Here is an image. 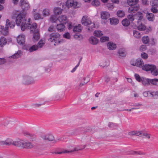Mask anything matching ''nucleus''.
<instances>
[{
    "label": "nucleus",
    "mask_w": 158,
    "mask_h": 158,
    "mask_svg": "<svg viewBox=\"0 0 158 158\" xmlns=\"http://www.w3.org/2000/svg\"><path fill=\"white\" fill-rule=\"evenodd\" d=\"M142 3L143 5H148L149 2L147 0H142Z\"/></svg>",
    "instance_id": "0e129e2a"
},
{
    "label": "nucleus",
    "mask_w": 158,
    "mask_h": 158,
    "mask_svg": "<svg viewBox=\"0 0 158 158\" xmlns=\"http://www.w3.org/2000/svg\"><path fill=\"white\" fill-rule=\"evenodd\" d=\"M80 149L78 147H76L73 150H71L69 151H68L67 150H65L63 152H57L56 153H57L58 154H61L63 153H69V152H71L75 151H77L79 150H80Z\"/></svg>",
    "instance_id": "cd10ccee"
},
{
    "label": "nucleus",
    "mask_w": 158,
    "mask_h": 158,
    "mask_svg": "<svg viewBox=\"0 0 158 158\" xmlns=\"http://www.w3.org/2000/svg\"><path fill=\"white\" fill-rule=\"evenodd\" d=\"M11 145L19 148L27 149L34 148L36 150H39L40 149L39 144L37 143L34 144L31 142L28 141H25L20 139L14 141L12 139L9 138L7 139L5 141H1V145L10 146Z\"/></svg>",
    "instance_id": "f257e3e1"
},
{
    "label": "nucleus",
    "mask_w": 158,
    "mask_h": 158,
    "mask_svg": "<svg viewBox=\"0 0 158 158\" xmlns=\"http://www.w3.org/2000/svg\"><path fill=\"white\" fill-rule=\"evenodd\" d=\"M49 10L47 9H44L43 11V14L44 16H47L49 15Z\"/></svg>",
    "instance_id": "c03bdc74"
},
{
    "label": "nucleus",
    "mask_w": 158,
    "mask_h": 158,
    "mask_svg": "<svg viewBox=\"0 0 158 158\" xmlns=\"http://www.w3.org/2000/svg\"><path fill=\"white\" fill-rule=\"evenodd\" d=\"M109 38L107 36H102L100 38V40L102 42H104L109 41Z\"/></svg>",
    "instance_id": "a18cd8bd"
},
{
    "label": "nucleus",
    "mask_w": 158,
    "mask_h": 158,
    "mask_svg": "<svg viewBox=\"0 0 158 158\" xmlns=\"http://www.w3.org/2000/svg\"><path fill=\"white\" fill-rule=\"evenodd\" d=\"M147 49V47L145 45H143L139 48V50L141 52L144 51Z\"/></svg>",
    "instance_id": "13d9d810"
},
{
    "label": "nucleus",
    "mask_w": 158,
    "mask_h": 158,
    "mask_svg": "<svg viewBox=\"0 0 158 158\" xmlns=\"http://www.w3.org/2000/svg\"><path fill=\"white\" fill-rule=\"evenodd\" d=\"M37 50H38L37 47L35 45H33L29 48V51L30 52H31Z\"/></svg>",
    "instance_id": "603ef678"
},
{
    "label": "nucleus",
    "mask_w": 158,
    "mask_h": 158,
    "mask_svg": "<svg viewBox=\"0 0 158 158\" xmlns=\"http://www.w3.org/2000/svg\"><path fill=\"white\" fill-rule=\"evenodd\" d=\"M41 137L44 140L50 141L53 140L54 139V136L51 134L43 135L41 136Z\"/></svg>",
    "instance_id": "ddd939ff"
},
{
    "label": "nucleus",
    "mask_w": 158,
    "mask_h": 158,
    "mask_svg": "<svg viewBox=\"0 0 158 158\" xmlns=\"http://www.w3.org/2000/svg\"><path fill=\"white\" fill-rule=\"evenodd\" d=\"M139 0H127V2L129 5H137Z\"/></svg>",
    "instance_id": "f704fd0d"
},
{
    "label": "nucleus",
    "mask_w": 158,
    "mask_h": 158,
    "mask_svg": "<svg viewBox=\"0 0 158 158\" xmlns=\"http://www.w3.org/2000/svg\"><path fill=\"white\" fill-rule=\"evenodd\" d=\"M117 15L118 17L122 18L124 16L125 13L122 10H118L117 12Z\"/></svg>",
    "instance_id": "ea45409f"
},
{
    "label": "nucleus",
    "mask_w": 158,
    "mask_h": 158,
    "mask_svg": "<svg viewBox=\"0 0 158 158\" xmlns=\"http://www.w3.org/2000/svg\"><path fill=\"white\" fill-rule=\"evenodd\" d=\"M92 5L96 6H98L100 4V2L98 0H94L92 2Z\"/></svg>",
    "instance_id": "3c124183"
},
{
    "label": "nucleus",
    "mask_w": 158,
    "mask_h": 158,
    "mask_svg": "<svg viewBox=\"0 0 158 158\" xmlns=\"http://www.w3.org/2000/svg\"><path fill=\"white\" fill-rule=\"evenodd\" d=\"M106 7L109 10H112L114 7V6L111 3H107L106 4Z\"/></svg>",
    "instance_id": "8fccbe9b"
},
{
    "label": "nucleus",
    "mask_w": 158,
    "mask_h": 158,
    "mask_svg": "<svg viewBox=\"0 0 158 158\" xmlns=\"http://www.w3.org/2000/svg\"><path fill=\"white\" fill-rule=\"evenodd\" d=\"M31 22H30V25H29L28 28H27L26 29H29L30 30V31L32 33H33L36 31V30H38L37 29V25L36 23H33L32 24H31Z\"/></svg>",
    "instance_id": "2eb2a0df"
},
{
    "label": "nucleus",
    "mask_w": 158,
    "mask_h": 158,
    "mask_svg": "<svg viewBox=\"0 0 158 158\" xmlns=\"http://www.w3.org/2000/svg\"><path fill=\"white\" fill-rule=\"evenodd\" d=\"M130 6L129 7L128 11L130 13H135L136 11L138 10L139 9V6L137 5H130Z\"/></svg>",
    "instance_id": "9b49d317"
},
{
    "label": "nucleus",
    "mask_w": 158,
    "mask_h": 158,
    "mask_svg": "<svg viewBox=\"0 0 158 158\" xmlns=\"http://www.w3.org/2000/svg\"><path fill=\"white\" fill-rule=\"evenodd\" d=\"M142 134V133L140 131H132L128 133V135L130 136H132L136 135L137 136H140Z\"/></svg>",
    "instance_id": "4be33fe9"
},
{
    "label": "nucleus",
    "mask_w": 158,
    "mask_h": 158,
    "mask_svg": "<svg viewBox=\"0 0 158 158\" xmlns=\"http://www.w3.org/2000/svg\"><path fill=\"white\" fill-rule=\"evenodd\" d=\"M66 6L68 8L72 6L74 8H78L80 6L77 2H75L74 0H67L66 3Z\"/></svg>",
    "instance_id": "6e6552de"
},
{
    "label": "nucleus",
    "mask_w": 158,
    "mask_h": 158,
    "mask_svg": "<svg viewBox=\"0 0 158 158\" xmlns=\"http://www.w3.org/2000/svg\"><path fill=\"white\" fill-rule=\"evenodd\" d=\"M133 106H134L136 107L135 108H139V107L142 106V105L140 103H135L133 105Z\"/></svg>",
    "instance_id": "69168bd1"
},
{
    "label": "nucleus",
    "mask_w": 158,
    "mask_h": 158,
    "mask_svg": "<svg viewBox=\"0 0 158 158\" xmlns=\"http://www.w3.org/2000/svg\"><path fill=\"white\" fill-rule=\"evenodd\" d=\"M131 64L133 66H136L139 67H143V63L141 59H137L135 63Z\"/></svg>",
    "instance_id": "6ab92c4d"
},
{
    "label": "nucleus",
    "mask_w": 158,
    "mask_h": 158,
    "mask_svg": "<svg viewBox=\"0 0 158 158\" xmlns=\"http://www.w3.org/2000/svg\"><path fill=\"white\" fill-rule=\"evenodd\" d=\"M158 81V79L156 78L152 79H150L149 83H150L153 85H156Z\"/></svg>",
    "instance_id": "864d4df0"
},
{
    "label": "nucleus",
    "mask_w": 158,
    "mask_h": 158,
    "mask_svg": "<svg viewBox=\"0 0 158 158\" xmlns=\"http://www.w3.org/2000/svg\"><path fill=\"white\" fill-rule=\"evenodd\" d=\"M20 5L23 11L28 10L30 7L29 3L25 0H20Z\"/></svg>",
    "instance_id": "1a4fd4ad"
},
{
    "label": "nucleus",
    "mask_w": 158,
    "mask_h": 158,
    "mask_svg": "<svg viewBox=\"0 0 158 158\" xmlns=\"http://www.w3.org/2000/svg\"><path fill=\"white\" fill-rule=\"evenodd\" d=\"M30 19H28L27 21L25 18L24 15L20 13L18 15L15 19L16 25L21 26V28L22 31H24L27 28H28L29 25H30Z\"/></svg>",
    "instance_id": "f03ea898"
},
{
    "label": "nucleus",
    "mask_w": 158,
    "mask_h": 158,
    "mask_svg": "<svg viewBox=\"0 0 158 158\" xmlns=\"http://www.w3.org/2000/svg\"><path fill=\"white\" fill-rule=\"evenodd\" d=\"M110 17L109 13L106 11L102 12L101 14V18L102 19H106Z\"/></svg>",
    "instance_id": "a878e982"
},
{
    "label": "nucleus",
    "mask_w": 158,
    "mask_h": 158,
    "mask_svg": "<svg viewBox=\"0 0 158 158\" xmlns=\"http://www.w3.org/2000/svg\"><path fill=\"white\" fill-rule=\"evenodd\" d=\"M135 78L136 80L138 82H140L142 80V78L140 77V76L138 74H135Z\"/></svg>",
    "instance_id": "4d7b16f0"
},
{
    "label": "nucleus",
    "mask_w": 158,
    "mask_h": 158,
    "mask_svg": "<svg viewBox=\"0 0 158 158\" xmlns=\"http://www.w3.org/2000/svg\"><path fill=\"white\" fill-rule=\"evenodd\" d=\"M23 81L25 85H30L34 84L35 81L31 77L27 75H25L23 77Z\"/></svg>",
    "instance_id": "423d86ee"
},
{
    "label": "nucleus",
    "mask_w": 158,
    "mask_h": 158,
    "mask_svg": "<svg viewBox=\"0 0 158 158\" xmlns=\"http://www.w3.org/2000/svg\"><path fill=\"white\" fill-rule=\"evenodd\" d=\"M82 29L81 25L78 24V26L74 27L73 30L74 32H79L82 30Z\"/></svg>",
    "instance_id": "7c9ffc66"
},
{
    "label": "nucleus",
    "mask_w": 158,
    "mask_h": 158,
    "mask_svg": "<svg viewBox=\"0 0 158 158\" xmlns=\"http://www.w3.org/2000/svg\"><path fill=\"white\" fill-rule=\"evenodd\" d=\"M45 43V42L44 40H40L36 45L38 49L41 48L44 44Z\"/></svg>",
    "instance_id": "4c0bfd02"
},
{
    "label": "nucleus",
    "mask_w": 158,
    "mask_h": 158,
    "mask_svg": "<svg viewBox=\"0 0 158 158\" xmlns=\"http://www.w3.org/2000/svg\"><path fill=\"white\" fill-rule=\"evenodd\" d=\"M89 80L90 79L88 76L83 77L82 79L83 82L81 83L79 85V86L81 87L85 85L89 81Z\"/></svg>",
    "instance_id": "5701e85b"
},
{
    "label": "nucleus",
    "mask_w": 158,
    "mask_h": 158,
    "mask_svg": "<svg viewBox=\"0 0 158 158\" xmlns=\"http://www.w3.org/2000/svg\"><path fill=\"white\" fill-rule=\"evenodd\" d=\"M122 23L123 26H128L130 24V21L128 19H126L122 20Z\"/></svg>",
    "instance_id": "58836bf2"
},
{
    "label": "nucleus",
    "mask_w": 158,
    "mask_h": 158,
    "mask_svg": "<svg viewBox=\"0 0 158 158\" xmlns=\"http://www.w3.org/2000/svg\"><path fill=\"white\" fill-rule=\"evenodd\" d=\"M141 57L144 59H146L148 57V55L145 52H142L141 54Z\"/></svg>",
    "instance_id": "bf43d9fd"
},
{
    "label": "nucleus",
    "mask_w": 158,
    "mask_h": 158,
    "mask_svg": "<svg viewBox=\"0 0 158 158\" xmlns=\"http://www.w3.org/2000/svg\"><path fill=\"white\" fill-rule=\"evenodd\" d=\"M34 19L35 20H38L39 19H43V18L41 17L40 14L39 13H36L34 14Z\"/></svg>",
    "instance_id": "5fc2aeb1"
},
{
    "label": "nucleus",
    "mask_w": 158,
    "mask_h": 158,
    "mask_svg": "<svg viewBox=\"0 0 158 158\" xmlns=\"http://www.w3.org/2000/svg\"><path fill=\"white\" fill-rule=\"evenodd\" d=\"M81 23L84 26H88L87 29L89 31H92L93 30L94 28H96L95 23H92L91 21L87 16H84L83 17Z\"/></svg>",
    "instance_id": "39448f33"
},
{
    "label": "nucleus",
    "mask_w": 158,
    "mask_h": 158,
    "mask_svg": "<svg viewBox=\"0 0 158 158\" xmlns=\"http://www.w3.org/2000/svg\"><path fill=\"white\" fill-rule=\"evenodd\" d=\"M142 40L143 43L145 44H147L149 41V38L148 36L143 37Z\"/></svg>",
    "instance_id": "79ce46f5"
},
{
    "label": "nucleus",
    "mask_w": 158,
    "mask_h": 158,
    "mask_svg": "<svg viewBox=\"0 0 158 158\" xmlns=\"http://www.w3.org/2000/svg\"><path fill=\"white\" fill-rule=\"evenodd\" d=\"M150 3L152 6L158 7V0H152Z\"/></svg>",
    "instance_id": "a19ab883"
},
{
    "label": "nucleus",
    "mask_w": 158,
    "mask_h": 158,
    "mask_svg": "<svg viewBox=\"0 0 158 158\" xmlns=\"http://www.w3.org/2000/svg\"><path fill=\"white\" fill-rule=\"evenodd\" d=\"M129 153L130 154L135 155H143L145 154L144 153L141 152L140 151H130Z\"/></svg>",
    "instance_id": "c9c22d12"
},
{
    "label": "nucleus",
    "mask_w": 158,
    "mask_h": 158,
    "mask_svg": "<svg viewBox=\"0 0 158 158\" xmlns=\"http://www.w3.org/2000/svg\"><path fill=\"white\" fill-rule=\"evenodd\" d=\"M64 24L61 23L57 25L56 26V29L58 31L61 32L64 30L65 27Z\"/></svg>",
    "instance_id": "bb28decb"
},
{
    "label": "nucleus",
    "mask_w": 158,
    "mask_h": 158,
    "mask_svg": "<svg viewBox=\"0 0 158 158\" xmlns=\"http://www.w3.org/2000/svg\"><path fill=\"white\" fill-rule=\"evenodd\" d=\"M141 136H145L147 138H148V139H150V135L148 134L147 133H142V135H141ZM141 136V135L140 136Z\"/></svg>",
    "instance_id": "e2e57ef3"
},
{
    "label": "nucleus",
    "mask_w": 158,
    "mask_h": 158,
    "mask_svg": "<svg viewBox=\"0 0 158 158\" xmlns=\"http://www.w3.org/2000/svg\"><path fill=\"white\" fill-rule=\"evenodd\" d=\"M158 7L152 6L150 8V10L154 14H156L158 13V9H157Z\"/></svg>",
    "instance_id": "de8ad7c7"
},
{
    "label": "nucleus",
    "mask_w": 158,
    "mask_h": 158,
    "mask_svg": "<svg viewBox=\"0 0 158 158\" xmlns=\"http://www.w3.org/2000/svg\"><path fill=\"white\" fill-rule=\"evenodd\" d=\"M62 10L60 8L56 7L54 9V11L56 15H58L62 13Z\"/></svg>",
    "instance_id": "473e14b6"
},
{
    "label": "nucleus",
    "mask_w": 158,
    "mask_h": 158,
    "mask_svg": "<svg viewBox=\"0 0 158 158\" xmlns=\"http://www.w3.org/2000/svg\"><path fill=\"white\" fill-rule=\"evenodd\" d=\"M42 104H34L32 105L34 107H40L41 105Z\"/></svg>",
    "instance_id": "774afa93"
},
{
    "label": "nucleus",
    "mask_w": 158,
    "mask_h": 158,
    "mask_svg": "<svg viewBox=\"0 0 158 158\" xmlns=\"http://www.w3.org/2000/svg\"><path fill=\"white\" fill-rule=\"evenodd\" d=\"M58 20L61 23L66 24L67 23L68 20L67 18L65 15H62L59 17Z\"/></svg>",
    "instance_id": "f3484780"
},
{
    "label": "nucleus",
    "mask_w": 158,
    "mask_h": 158,
    "mask_svg": "<svg viewBox=\"0 0 158 158\" xmlns=\"http://www.w3.org/2000/svg\"><path fill=\"white\" fill-rule=\"evenodd\" d=\"M135 15H129L127 16L128 19L131 21L132 22L134 20H135Z\"/></svg>",
    "instance_id": "6e6d98bb"
},
{
    "label": "nucleus",
    "mask_w": 158,
    "mask_h": 158,
    "mask_svg": "<svg viewBox=\"0 0 158 158\" xmlns=\"http://www.w3.org/2000/svg\"><path fill=\"white\" fill-rule=\"evenodd\" d=\"M74 135H79L81 133V129L80 128L77 129L74 131Z\"/></svg>",
    "instance_id": "052dcab7"
},
{
    "label": "nucleus",
    "mask_w": 158,
    "mask_h": 158,
    "mask_svg": "<svg viewBox=\"0 0 158 158\" xmlns=\"http://www.w3.org/2000/svg\"><path fill=\"white\" fill-rule=\"evenodd\" d=\"M134 36L135 38H139L141 37V34L138 31L134 30L133 31Z\"/></svg>",
    "instance_id": "e433bc0d"
},
{
    "label": "nucleus",
    "mask_w": 158,
    "mask_h": 158,
    "mask_svg": "<svg viewBox=\"0 0 158 158\" xmlns=\"http://www.w3.org/2000/svg\"><path fill=\"white\" fill-rule=\"evenodd\" d=\"M108 48L110 50H113L115 49L116 48V45L113 42H109L107 44Z\"/></svg>",
    "instance_id": "b1692460"
},
{
    "label": "nucleus",
    "mask_w": 158,
    "mask_h": 158,
    "mask_svg": "<svg viewBox=\"0 0 158 158\" xmlns=\"http://www.w3.org/2000/svg\"><path fill=\"white\" fill-rule=\"evenodd\" d=\"M108 127L111 128H114L117 127V124L111 122H110L108 124Z\"/></svg>",
    "instance_id": "09e8293b"
},
{
    "label": "nucleus",
    "mask_w": 158,
    "mask_h": 158,
    "mask_svg": "<svg viewBox=\"0 0 158 158\" xmlns=\"http://www.w3.org/2000/svg\"><path fill=\"white\" fill-rule=\"evenodd\" d=\"M54 29V27L52 26H50L48 28V31L50 32H52L53 31Z\"/></svg>",
    "instance_id": "338daca9"
},
{
    "label": "nucleus",
    "mask_w": 158,
    "mask_h": 158,
    "mask_svg": "<svg viewBox=\"0 0 158 158\" xmlns=\"http://www.w3.org/2000/svg\"><path fill=\"white\" fill-rule=\"evenodd\" d=\"M110 23L111 24L114 25H115L117 24L118 22V20L115 18H113L112 19H110Z\"/></svg>",
    "instance_id": "c756f323"
},
{
    "label": "nucleus",
    "mask_w": 158,
    "mask_h": 158,
    "mask_svg": "<svg viewBox=\"0 0 158 158\" xmlns=\"http://www.w3.org/2000/svg\"><path fill=\"white\" fill-rule=\"evenodd\" d=\"M25 36L22 35H19L17 38V42L18 44L23 45L25 43Z\"/></svg>",
    "instance_id": "f8f14e48"
},
{
    "label": "nucleus",
    "mask_w": 158,
    "mask_h": 158,
    "mask_svg": "<svg viewBox=\"0 0 158 158\" xmlns=\"http://www.w3.org/2000/svg\"><path fill=\"white\" fill-rule=\"evenodd\" d=\"M33 41L34 42L40 39V34L38 30H36V31L33 32Z\"/></svg>",
    "instance_id": "412c9836"
},
{
    "label": "nucleus",
    "mask_w": 158,
    "mask_h": 158,
    "mask_svg": "<svg viewBox=\"0 0 158 158\" xmlns=\"http://www.w3.org/2000/svg\"><path fill=\"white\" fill-rule=\"evenodd\" d=\"M63 36L64 37L67 39H69L70 37V34L68 32H66L64 34Z\"/></svg>",
    "instance_id": "680f3d73"
},
{
    "label": "nucleus",
    "mask_w": 158,
    "mask_h": 158,
    "mask_svg": "<svg viewBox=\"0 0 158 158\" xmlns=\"http://www.w3.org/2000/svg\"><path fill=\"white\" fill-rule=\"evenodd\" d=\"M58 18H57L56 16L52 15L50 17V20L52 22L55 23L58 20Z\"/></svg>",
    "instance_id": "49530a36"
},
{
    "label": "nucleus",
    "mask_w": 158,
    "mask_h": 158,
    "mask_svg": "<svg viewBox=\"0 0 158 158\" xmlns=\"http://www.w3.org/2000/svg\"><path fill=\"white\" fill-rule=\"evenodd\" d=\"M141 81L142 84L144 85H148L149 84L150 79L142 77Z\"/></svg>",
    "instance_id": "c85d7f7f"
},
{
    "label": "nucleus",
    "mask_w": 158,
    "mask_h": 158,
    "mask_svg": "<svg viewBox=\"0 0 158 158\" xmlns=\"http://www.w3.org/2000/svg\"><path fill=\"white\" fill-rule=\"evenodd\" d=\"M146 17L147 19L149 21L153 22L155 20L154 15L152 13H147Z\"/></svg>",
    "instance_id": "a211bd4d"
},
{
    "label": "nucleus",
    "mask_w": 158,
    "mask_h": 158,
    "mask_svg": "<svg viewBox=\"0 0 158 158\" xmlns=\"http://www.w3.org/2000/svg\"><path fill=\"white\" fill-rule=\"evenodd\" d=\"M23 55V52L20 50H18L17 52L15 53L12 56H10L9 58L13 59H17Z\"/></svg>",
    "instance_id": "dca6fc26"
},
{
    "label": "nucleus",
    "mask_w": 158,
    "mask_h": 158,
    "mask_svg": "<svg viewBox=\"0 0 158 158\" xmlns=\"http://www.w3.org/2000/svg\"><path fill=\"white\" fill-rule=\"evenodd\" d=\"M94 34V36L98 37H100L103 35L102 32L101 31L98 30L95 31Z\"/></svg>",
    "instance_id": "2f4dec72"
},
{
    "label": "nucleus",
    "mask_w": 158,
    "mask_h": 158,
    "mask_svg": "<svg viewBox=\"0 0 158 158\" xmlns=\"http://www.w3.org/2000/svg\"><path fill=\"white\" fill-rule=\"evenodd\" d=\"M7 43L6 39L3 37H1V47H2L5 45Z\"/></svg>",
    "instance_id": "72a5a7b5"
},
{
    "label": "nucleus",
    "mask_w": 158,
    "mask_h": 158,
    "mask_svg": "<svg viewBox=\"0 0 158 158\" xmlns=\"http://www.w3.org/2000/svg\"><path fill=\"white\" fill-rule=\"evenodd\" d=\"M89 43L93 45H96L98 42V40L95 37L91 36L89 39Z\"/></svg>",
    "instance_id": "aec40b11"
},
{
    "label": "nucleus",
    "mask_w": 158,
    "mask_h": 158,
    "mask_svg": "<svg viewBox=\"0 0 158 158\" xmlns=\"http://www.w3.org/2000/svg\"><path fill=\"white\" fill-rule=\"evenodd\" d=\"M138 28L139 31H143L146 29V27L144 24L141 23L138 26Z\"/></svg>",
    "instance_id": "37998d69"
},
{
    "label": "nucleus",
    "mask_w": 158,
    "mask_h": 158,
    "mask_svg": "<svg viewBox=\"0 0 158 158\" xmlns=\"http://www.w3.org/2000/svg\"><path fill=\"white\" fill-rule=\"evenodd\" d=\"M9 118L8 117H4L1 120V125L2 127H6L9 123Z\"/></svg>",
    "instance_id": "4468645a"
},
{
    "label": "nucleus",
    "mask_w": 158,
    "mask_h": 158,
    "mask_svg": "<svg viewBox=\"0 0 158 158\" xmlns=\"http://www.w3.org/2000/svg\"><path fill=\"white\" fill-rule=\"evenodd\" d=\"M15 26V23L14 22H10L8 19H7L6 21L5 27L4 26H1V33L3 35H6L8 34L9 32L8 29L9 27L11 28H13Z\"/></svg>",
    "instance_id": "7ed1b4c3"
},
{
    "label": "nucleus",
    "mask_w": 158,
    "mask_h": 158,
    "mask_svg": "<svg viewBox=\"0 0 158 158\" xmlns=\"http://www.w3.org/2000/svg\"><path fill=\"white\" fill-rule=\"evenodd\" d=\"M118 53L119 55V58L125 57L126 56L125 50L124 49L121 48L119 49L118 52Z\"/></svg>",
    "instance_id": "393cba45"
},
{
    "label": "nucleus",
    "mask_w": 158,
    "mask_h": 158,
    "mask_svg": "<svg viewBox=\"0 0 158 158\" xmlns=\"http://www.w3.org/2000/svg\"><path fill=\"white\" fill-rule=\"evenodd\" d=\"M142 69L146 71H150L151 73L153 75L152 72H154L155 69H156V67L154 65L146 64L143 66Z\"/></svg>",
    "instance_id": "0eeeda50"
},
{
    "label": "nucleus",
    "mask_w": 158,
    "mask_h": 158,
    "mask_svg": "<svg viewBox=\"0 0 158 158\" xmlns=\"http://www.w3.org/2000/svg\"><path fill=\"white\" fill-rule=\"evenodd\" d=\"M143 17V13L140 12H138L135 15V22H137L138 24L140 23Z\"/></svg>",
    "instance_id": "9d476101"
},
{
    "label": "nucleus",
    "mask_w": 158,
    "mask_h": 158,
    "mask_svg": "<svg viewBox=\"0 0 158 158\" xmlns=\"http://www.w3.org/2000/svg\"><path fill=\"white\" fill-rule=\"evenodd\" d=\"M61 35L57 32L50 34L48 36V40L51 42H55L54 45L60 44L62 41L60 39Z\"/></svg>",
    "instance_id": "20e7f679"
}]
</instances>
